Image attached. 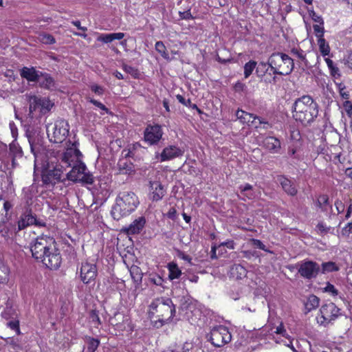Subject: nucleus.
I'll use <instances>...</instances> for the list:
<instances>
[{"instance_id": "nucleus-38", "label": "nucleus", "mask_w": 352, "mask_h": 352, "mask_svg": "<svg viewBox=\"0 0 352 352\" xmlns=\"http://www.w3.org/2000/svg\"><path fill=\"white\" fill-rule=\"evenodd\" d=\"M177 100L182 103V104L189 107L192 109H196L199 113H201V110L198 108L197 104H192L190 99L186 100L182 95H177L176 96Z\"/></svg>"}, {"instance_id": "nucleus-54", "label": "nucleus", "mask_w": 352, "mask_h": 352, "mask_svg": "<svg viewBox=\"0 0 352 352\" xmlns=\"http://www.w3.org/2000/svg\"><path fill=\"white\" fill-rule=\"evenodd\" d=\"M91 90L94 91L95 94H97L98 95H101L103 94V88L99 85H92L90 87Z\"/></svg>"}, {"instance_id": "nucleus-41", "label": "nucleus", "mask_w": 352, "mask_h": 352, "mask_svg": "<svg viewBox=\"0 0 352 352\" xmlns=\"http://www.w3.org/2000/svg\"><path fill=\"white\" fill-rule=\"evenodd\" d=\"M99 345V341L97 339L89 338L87 340V352H94Z\"/></svg>"}, {"instance_id": "nucleus-58", "label": "nucleus", "mask_w": 352, "mask_h": 352, "mask_svg": "<svg viewBox=\"0 0 352 352\" xmlns=\"http://www.w3.org/2000/svg\"><path fill=\"white\" fill-rule=\"evenodd\" d=\"M179 16L182 19H192V16L189 10L185 12H179Z\"/></svg>"}, {"instance_id": "nucleus-50", "label": "nucleus", "mask_w": 352, "mask_h": 352, "mask_svg": "<svg viewBox=\"0 0 352 352\" xmlns=\"http://www.w3.org/2000/svg\"><path fill=\"white\" fill-rule=\"evenodd\" d=\"M8 326L12 330H14L17 334L20 333L19 322L18 320H12L8 322Z\"/></svg>"}, {"instance_id": "nucleus-55", "label": "nucleus", "mask_w": 352, "mask_h": 352, "mask_svg": "<svg viewBox=\"0 0 352 352\" xmlns=\"http://www.w3.org/2000/svg\"><path fill=\"white\" fill-rule=\"evenodd\" d=\"M350 225L349 223H348L345 227H344L342 229V231H341V234L343 236H349V234L351 233V228H350Z\"/></svg>"}, {"instance_id": "nucleus-11", "label": "nucleus", "mask_w": 352, "mask_h": 352, "mask_svg": "<svg viewBox=\"0 0 352 352\" xmlns=\"http://www.w3.org/2000/svg\"><path fill=\"white\" fill-rule=\"evenodd\" d=\"M62 173L61 168L47 164L42 170V182L45 186H54L61 180Z\"/></svg>"}, {"instance_id": "nucleus-25", "label": "nucleus", "mask_w": 352, "mask_h": 352, "mask_svg": "<svg viewBox=\"0 0 352 352\" xmlns=\"http://www.w3.org/2000/svg\"><path fill=\"white\" fill-rule=\"evenodd\" d=\"M230 274L237 279H241L246 276V269L240 264H235L230 268Z\"/></svg>"}, {"instance_id": "nucleus-47", "label": "nucleus", "mask_w": 352, "mask_h": 352, "mask_svg": "<svg viewBox=\"0 0 352 352\" xmlns=\"http://www.w3.org/2000/svg\"><path fill=\"white\" fill-rule=\"evenodd\" d=\"M118 166H119L120 170L124 174H126V173H128V172L131 170V166L126 164V163L124 162H122V160L119 161Z\"/></svg>"}, {"instance_id": "nucleus-45", "label": "nucleus", "mask_w": 352, "mask_h": 352, "mask_svg": "<svg viewBox=\"0 0 352 352\" xmlns=\"http://www.w3.org/2000/svg\"><path fill=\"white\" fill-rule=\"evenodd\" d=\"M336 85L339 89V92H340V94L342 96V98L344 99H346V100L349 99V94L346 91L345 85L343 83H337Z\"/></svg>"}, {"instance_id": "nucleus-14", "label": "nucleus", "mask_w": 352, "mask_h": 352, "mask_svg": "<svg viewBox=\"0 0 352 352\" xmlns=\"http://www.w3.org/2000/svg\"><path fill=\"white\" fill-rule=\"evenodd\" d=\"M163 131L159 124L148 125L144 133V141L149 145L157 144L162 139Z\"/></svg>"}, {"instance_id": "nucleus-52", "label": "nucleus", "mask_w": 352, "mask_h": 352, "mask_svg": "<svg viewBox=\"0 0 352 352\" xmlns=\"http://www.w3.org/2000/svg\"><path fill=\"white\" fill-rule=\"evenodd\" d=\"M310 16L313 21H314L316 23H318L320 25H323L324 21L321 16L317 14L315 12L312 11L310 13Z\"/></svg>"}, {"instance_id": "nucleus-1", "label": "nucleus", "mask_w": 352, "mask_h": 352, "mask_svg": "<svg viewBox=\"0 0 352 352\" xmlns=\"http://www.w3.org/2000/svg\"><path fill=\"white\" fill-rule=\"evenodd\" d=\"M30 250L32 257L47 268L56 270L60 266L62 257L54 237L47 235L37 237L31 243Z\"/></svg>"}, {"instance_id": "nucleus-33", "label": "nucleus", "mask_w": 352, "mask_h": 352, "mask_svg": "<svg viewBox=\"0 0 352 352\" xmlns=\"http://www.w3.org/2000/svg\"><path fill=\"white\" fill-rule=\"evenodd\" d=\"M316 205L321 210L327 211L330 206L328 196L326 195H320L317 199Z\"/></svg>"}, {"instance_id": "nucleus-36", "label": "nucleus", "mask_w": 352, "mask_h": 352, "mask_svg": "<svg viewBox=\"0 0 352 352\" xmlns=\"http://www.w3.org/2000/svg\"><path fill=\"white\" fill-rule=\"evenodd\" d=\"M10 152L12 157H21L23 155V151L21 146L16 142H12L10 144Z\"/></svg>"}, {"instance_id": "nucleus-13", "label": "nucleus", "mask_w": 352, "mask_h": 352, "mask_svg": "<svg viewBox=\"0 0 352 352\" xmlns=\"http://www.w3.org/2000/svg\"><path fill=\"white\" fill-rule=\"evenodd\" d=\"M298 272L304 278L311 280L316 278L320 272V267L315 261L305 260L299 264Z\"/></svg>"}, {"instance_id": "nucleus-46", "label": "nucleus", "mask_w": 352, "mask_h": 352, "mask_svg": "<svg viewBox=\"0 0 352 352\" xmlns=\"http://www.w3.org/2000/svg\"><path fill=\"white\" fill-rule=\"evenodd\" d=\"M330 230L329 227L326 226L323 223H318L316 226V230L318 233L321 235L327 234Z\"/></svg>"}, {"instance_id": "nucleus-3", "label": "nucleus", "mask_w": 352, "mask_h": 352, "mask_svg": "<svg viewBox=\"0 0 352 352\" xmlns=\"http://www.w3.org/2000/svg\"><path fill=\"white\" fill-rule=\"evenodd\" d=\"M149 308L150 316L158 318V321H156L155 324L157 328L170 321L175 314V305L169 298H155L150 305Z\"/></svg>"}, {"instance_id": "nucleus-51", "label": "nucleus", "mask_w": 352, "mask_h": 352, "mask_svg": "<svg viewBox=\"0 0 352 352\" xmlns=\"http://www.w3.org/2000/svg\"><path fill=\"white\" fill-rule=\"evenodd\" d=\"M177 256L185 261H187L190 263H191L192 258L189 255L186 254L184 252H182L181 250H178L177 251Z\"/></svg>"}, {"instance_id": "nucleus-34", "label": "nucleus", "mask_w": 352, "mask_h": 352, "mask_svg": "<svg viewBox=\"0 0 352 352\" xmlns=\"http://www.w3.org/2000/svg\"><path fill=\"white\" fill-rule=\"evenodd\" d=\"M319 50L323 56H327L330 53V47L324 38L318 39Z\"/></svg>"}, {"instance_id": "nucleus-4", "label": "nucleus", "mask_w": 352, "mask_h": 352, "mask_svg": "<svg viewBox=\"0 0 352 352\" xmlns=\"http://www.w3.org/2000/svg\"><path fill=\"white\" fill-rule=\"evenodd\" d=\"M139 204L138 197L132 192H120L116 199L111 210V217L119 220L133 212Z\"/></svg>"}, {"instance_id": "nucleus-2", "label": "nucleus", "mask_w": 352, "mask_h": 352, "mask_svg": "<svg viewBox=\"0 0 352 352\" xmlns=\"http://www.w3.org/2000/svg\"><path fill=\"white\" fill-rule=\"evenodd\" d=\"M293 107V117L304 126L310 125L318 116V104L308 95L297 98Z\"/></svg>"}, {"instance_id": "nucleus-62", "label": "nucleus", "mask_w": 352, "mask_h": 352, "mask_svg": "<svg viewBox=\"0 0 352 352\" xmlns=\"http://www.w3.org/2000/svg\"><path fill=\"white\" fill-rule=\"evenodd\" d=\"M176 210L175 208H170L169 211L167 212V217L171 219H174L176 215Z\"/></svg>"}, {"instance_id": "nucleus-20", "label": "nucleus", "mask_w": 352, "mask_h": 352, "mask_svg": "<svg viewBox=\"0 0 352 352\" xmlns=\"http://www.w3.org/2000/svg\"><path fill=\"white\" fill-rule=\"evenodd\" d=\"M27 135L31 151L36 159L38 155L40 153L42 149V140L38 135H35L31 133H28Z\"/></svg>"}, {"instance_id": "nucleus-15", "label": "nucleus", "mask_w": 352, "mask_h": 352, "mask_svg": "<svg viewBox=\"0 0 352 352\" xmlns=\"http://www.w3.org/2000/svg\"><path fill=\"white\" fill-rule=\"evenodd\" d=\"M80 275L81 280L85 284L90 283L95 280L97 275L96 266L89 263H82Z\"/></svg>"}, {"instance_id": "nucleus-21", "label": "nucleus", "mask_w": 352, "mask_h": 352, "mask_svg": "<svg viewBox=\"0 0 352 352\" xmlns=\"http://www.w3.org/2000/svg\"><path fill=\"white\" fill-rule=\"evenodd\" d=\"M278 182L281 185L283 190L288 195L295 196L297 194L298 190L294 185V183L289 180L288 178L281 175L278 177Z\"/></svg>"}, {"instance_id": "nucleus-22", "label": "nucleus", "mask_w": 352, "mask_h": 352, "mask_svg": "<svg viewBox=\"0 0 352 352\" xmlns=\"http://www.w3.org/2000/svg\"><path fill=\"white\" fill-rule=\"evenodd\" d=\"M263 146L272 153H278L280 149V140L274 137H266L263 142Z\"/></svg>"}, {"instance_id": "nucleus-39", "label": "nucleus", "mask_w": 352, "mask_h": 352, "mask_svg": "<svg viewBox=\"0 0 352 352\" xmlns=\"http://www.w3.org/2000/svg\"><path fill=\"white\" fill-rule=\"evenodd\" d=\"M124 34L122 32L111 33V43L115 40L120 41L119 44L122 47L123 49L126 50V40L124 39Z\"/></svg>"}, {"instance_id": "nucleus-26", "label": "nucleus", "mask_w": 352, "mask_h": 352, "mask_svg": "<svg viewBox=\"0 0 352 352\" xmlns=\"http://www.w3.org/2000/svg\"><path fill=\"white\" fill-rule=\"evenodd\" d=\"M130 274L132 279L135 283L136 286H138L142 283L143 273L141 269L137 265H132L130 268Z\"/></svg>"}, {"instance_id": "nucleus-29", "label": "nucleus", "mask_w": 352, "mask_h": 352, "mask_svg": "<svg viewBox=\"0 0 352 352\" xmlns=\"http://www.w3.org/2000/svg\"><path fill=\"white\" fill-rule=\"evenodd\" d=\"M339 270V266L335 262L328 261L322 263L320 272L322 274H327L333 272H338Z\"/></svg>"}, {"instance_id": "nucleus-16", "label": "nucleus", "mask_w": 352, "mask_h": 352, "mask_svg": "<svg viewBox=\"0 0 352 352\" xmlns=\"http://www.w3.org/2000/svg\"><path fill=\"white\" fill-rule=\"evenodd\" d=\"M149 198L153 201L161 200L166 194L164 186L158 181L149 182Z\"/></svg>"}, {"instance_id": "nucleus-31", "label": "nucleus", "mask_w": 352, "mask_h": 352, "mask_svg": "<svg viewBox=\"0 0 352 352\" xmlns=\"http://www.w3.org/2000/svg\"><path fill=\"white\" fill-rule=\"evenodd\" d=\"M37 39L39 42L45 45H52L56 43L55 38L52 34L46 32L39 33Z\"/></svg>"}, {"instance_id": "nucleus-49", "label": "nucleus", "mask_w": 352, "mask_h": 352, "mask_svg": "<svg viewBox=\"0 0 352 352\" xmlns=\"http://www.w3.org/2000/svg\"><path fill=\"white\" fill-rule=\"evenodd\" d=\"M324 291L331 294L332 296H337L338 294V291L333 285L327 283L326 287L324 288Z\"/></svg>"}, {"instance_id": "nucleus-43", "label": "nucleus", "mask_w": 352, "mask_h": 352, "mask_svg": "<svg viewBox=\"0 0 352 352\" xmlns=\"http://www.w3.org/2000/svg\"><path fill=\"white\" fill-rule=\"evenodd\" d=\"M148 280L150 283H151L157 286H162L164 283L163 278L160 275L156 274H150Z\"/></svg>"}, {"instance_id": "nucleus-57", "label": "nucleus", "mask_w": 352, "mask_h": 352, "mask_svg": "<svg viewBox=\"0 0 352 352\" xmlns=\"http://www.w3.org/2000/svg\"><path fill=\"white\" fill-rule=\"evenodd\" d=\"M139 148H140V145L138 143H135V144L129 146L128 149L131 150V157H133L135 155V151Z\"/></svg>"}, {"instance_id": "nucleus-59", "label": "nucleus", "mask_w": 352, "mask_h": 352, "mask_svg": "<svg viewBox=\"0 0 352 352\" xmlns=\"http://www.w3.org/2000/svg\"><path fill=\"white\" fill-rule=\"evenodd\" d=\"M90 102L92 104H94L95 106L100 108L102 110H105L107 112H108V111H109L108 109L103 104H102L100 102H98V101H97L96 100H94V99H91L90 100Z\"/></svg>"}, {"instance_id": "nucleus-48", "label": "nucleus", "mask_w": 352, "mask_h": 352, "mask_svg": "<svg viewBox=\"0 0 352 352\" xmlns=\"http://www.w3.org/2000/svg\"><path fill=\"white\" fill-rule=\"evenodd\" d=\"M313 28L315 34L318 39H320V38H324V30L323 27H321L319 25H314Z\"/></svg>"}, {"instance_id": "nucleus-27", "label": "nucleus", "mask_w": 352, "mask_h": 352, "mask_svg": "<svg viewBox=\"0 0 352 352\" xmlns=\"http://www.w3.org/2000/svg\"><path fill=\"white\" fill-rule=\"evenodd\" d=\"M320 299L315 295H310L305 304L306 312H309L319 306Z\"/></svg>"}, {"instance_id": "nucleus-18", "label": "nucleus", "mask_w": 352, "mask_h": 352, "mask_svg": "<svg viewBox=\"0 0 352 352\" xmlns=\"http://www.w3.org/2000/svg\"><path fill=\"white\" fill-rule=\"evenodd\" d=\"M42 88L54 90L56 89V84L54 79L47 73L40 72L36 81Z\"/></svg>"}, {"instance_id": "nucleus-53", "label": "nucleus", "mask_w": 352, "mask_h": 352, "mask_svg": "<svg viewBox=\"0 0 352 352\" xmlns=\"http://www.w3.org/2000/svg\"><path fill=\"white\" fill-rule=\"evenodd\" d=\"M343 106L344 107V109L349 116H351L352 115V102L349 100H346Z\"/></svg>"}, {"instance_id": "nucleus-17", "label": "nucleus", "mask_w": 352, "mask_h": 352, "mask_svg": "<svg viewBox=\"0 0 352 352\" xmlns=\"http://www.w3.org/2000/svg\"><path fill=\"white\" fill-rule=\"evenodd\" d=\"M184 151L175 146L164 148L160 154V162H164L183 155Z\"/></svg>"}, {"instance_id": "nucleus-6", "label": "nucleus", "mask_w": 352, "mask_h": 352, "mask_svg": "<svg viewBox=\"0 0 352 352\" xmlns=\"http://www.w3.org/2000/svg\"><path fill=\"white\" fill-rule=\"evenodd\" d=\"M46 130L50 141L54 143L63 142L69 133L68 124L64 120H57L54 124H48Z\"/></svg>"}, {"instance_id": "nucleus-10", "label": "nucleus", "mask_w": 352, "mask_h": 352, "mask_svg": "<svg viewBox=\"0 0 352 352\" xmlns=\"http://www.w3.org/2000/svg\"><path fill=\"white\" fill-rule=\"evenodd\" d=\"M236 116L242 123H251L256 129H268L271 127L270 124L264 118L241 109L236 111Z\"/></svg>"}, {"instance_id": "nucleus-5", "label": "nucleus", "mask_w": 352, "mask_h": 352, "mask_svg": "<svg viewBox=\"0 0 352 352\" xmlns=\"http://www.w3.org/2000/svg\"><path fill=\"white\" fill-rule=\"evenodd\" d=\"M268 65L274 74L280 76L290 74L294 67V60L282 52L272 54L268 58Z\"/></svg>"}, {"instance_id": "nucleus-64", "label": "nucleus", "mask_w": 352, "mask_h": 352, "mask_svg": "<svg viewBox=\"0 0 352 352\" xmlns=\"http://www.w3.org/2000/svg\"><path fill=\"white\" fill-rule=\"evenodd\" d=\"M275 332L278 334L285 336V333H286V330L285 329L283 324H280L278 327H276Z\"/></svg>"}, {"instance_id": "nucleus-32", "label": "nucleus", "mask_w": 352, "mask_h": 352, "mask_svg": "<svg viewBox=\"0 0 352 352\" xmlns=\"http://www.w3.org/2000/svg\"><path fill=\"white\" fill-rule=\"evenodd\" d=\"M327 66H328V68L330 70V73H331V75L333 78H338L340 77V69L338 67H336L333 60H331L330 58H326L324 59Z\"/></svg>"}, {"instance_id": "nucleus-42", "label": "nucleus", "mask_w": 352, "mask_h": 352, "mask_svg": "<svg viewBox=\"0 0 352 352\" xmlns=\"http://www.w3.org/2000/svg\"><path fill=\"white\" fill-rule=\"evenodd\" d=\"M252 188H253L252 186L249 184H246L244 186H239L241 192L243 193L248 199H252L254 196V193L252 192Z\"/></svg>"}, {"instance_id": "nucleus-30", "label": "nucleus", "mask_w": 352, "mask_h": 352, "mask_svg": "<svg viewBox=\"0 0 352 352\" xmlns=\"http://www.w3.org/2000/svg\"><path fill=\"white\" fill-rule=\"evenodd\" d=\"M9 267L6 264L0 263V283H8L9 281Z\"/></svg>"}, {"instance_id": "nucleus-8", "label": "nucleus", "mask_w": 352, "mask_h": 352, "mask_svg": "<svg viewBox=\"0 0 352 352\" xmlns=\"http://www.w3.org/2000/svg\"><path fill=\"white\" fill-rule=\"evenodd\" d=\"M232 336L228 329L223 325L214 327L210 333V341L217 347H221L231 341Z\"/></svg>"}, {"instance_id": "nucleus-7", "label": "nucleus", "mask_w": 352, "mask_h": 352, "mask_svg": "<svg viewBox=\"0 0 352 352\" xmlns=\"http://www.w3.org/2000/svg\"><path fill=\"white\" fill-rule=\"evenodd\" d=\"M320 312L321 316L318 318V322L324 327L341 316L340 309L333 302L323 305L320 307Z\"/></svg>"}, {"instance_id": "nucleus-24", "label": "nucleus", "mask_w": 352, "mask_h": 352, "mask_svg": "<svg viewBox=\"0 0 352 352\" xmlns=\"http://www.w3.org/2000/svg\"><path fill=\"white\" fill-rule=\"evenodd\" d=\"M40 71L36 70L34 67H24L21 70V76L30 82H36L39 76Z\"/></svg>"}, {"instance_id": "nucleus-56", "label": "nucleus", "mask_w": 352, "mask_h": 352, "mask_svg": "<svg viewBox=\"0 0 352 352\" xmlns=\"http://www.w3.org/2000/svg\"><path fill=\"white\" fill-rule=\"evenodd\" d=\"M89 319L93 322H96L99 321V317L96 314V311L94 310H91L89 313Z\"/></svg>"}, {"instance_id": "nucleus-63", "label": "nucleus", "mask_w": 352, "mask_h": 352, "mask_svg": "<svg viewBox=\"0 0 352 352\" xmlns=\"http://www.w3.org/2000/svg\"><path fill=\"white\" fill-rule=\"evenodd\" d=\"M335 206L337 208L338 212L340 213L344 210V205L341 201H336L335 202Z\"/></svg>"}, {"instance_id": "nucleus-19", "label": "nucleus", "mask_w": 352, "mask_h": 352, "mask_svg": "<svg viewBox=\"0 0 352 352\" xmlns=\"http://www.w3.org/2000/svg\"><path fill=\"white\" fill-rule=\"evenodd\" d=\"M146 223V219L144 217H140L135 219L127 228L124 230L127 234H139L144 228Z\"/></svg>"}, {"instance_id": "nucleus-12", "label": "nucleus", "mask_w": 352, "mask_h": 352, "mask_svg": "<svg viewBox=\"0 0 352 352\" xmlns=\"http://www.w3.org/2000/svg\"><path fill=\"white\" fill-rule=\"evenodd\" d=\"M29 103L30 114L36 110H38L41 114H45L50 111L54 105L49 99L36 96H30Z\"/></svg>"}, {"instance_id": "nucleus-40", "label": "nucleus", "mask_w": 352, "mask_h": 352, "mask_svg": "<svg viewBox=\"0 0 352 352\" xmlns=\"http://www.w3.org/2000/svg\"><path fill=\"white\" fill-rule=\"evenodd\" d=\"M256 62L254 60H250L245 63L244 66V76L245 78H248L256 68Z\"/></svg>"}, {"instance_id": "nucleus-23", "label": "nucleus", "mask_w": 352, "mask_h": 352, "mask_svg": "<svg viewBox=\"0 0 352 352\" xmlns=\"http://www.w3.org/2000/svg\"><path fill=\"white\" fill-rule=\"evenodd\" d=\"M35 222L36 216L33 215L31 210H27L18 221V228L19 230H23L28 226L33 225Z\"/></svg>"}, {"instance_id": "nucleus-61", "label": "nucleus", "mask_w": 352, "mask_h": 352, "mask_svg": "<svg viewBox=\"0 0 352 352\" xmlns=\"http://www.w3.org/2000/svg\"><path fill=\"white\" fill-rule=\"evenodd\" d=\"M253 244L260 250H266L265 245L260 240L253 239Z\"/></svg>"}, {"instance_id": "nucleus-37", "label": "nucleus", "mask_w": 352, "mask_h": 352, "mask_svg": "<svg viewBox=\"0 0 352 352\" xmlns=\"http://www.w3.org/2000/svg\"><path fill=\"white\" fill-rule=\"evenodd\" d=\"M269 67L268 61L267 63L260 62L258 66L256 67V74L258 77H263L268 71Z\"/></svg>"}, {"instance_id": "nucleus-28", "label": "nucleus", "mask_w": 352, "mask_h": 352, "mask_svg": "<svg viewBox=\"0 0 352 352\" xmlns=\"http://www.w3.org/2000/svg\"><path fill=\"white\" fill-rule=\"evenodd\" d=\"M167 267L169 272L168 278L170 280L178 278L182 275V271L178 267L177 263L170 262L168 264Z\"/></svg>"}, {"instance_id": "nucleus-60", "label": "nucleus", "mask_w": 352, "mask_h": 352, "mask_svg": "<svg viewBox=\"0 0 352 352\" xmlns=\"http://www.w3.org/2000/svg\"><path fill=\"white\" fill-rule=\"evenodd\" d=\"M72 150L67 151L63 157V161L65 163H68L69 166H71V164L69 163V158L72 157Z\"/></svg>"}, {"instance_id": "nucleus-44", "label": "nucleus", "mask_w": 352, "mask_h": 352, "mask_svg": "<svg viewBox=\"0 0 352 352\" xmlns=\"http://www.w3.org/2000/svg\"><path fill=\"white\" fill-rule=\"evenodd\" d=\"M292 53L304 62L305 65H307V60L306 59L305 54L302 50L292 49Z\"/></svg>"}, {"instance_id": "nucleus-9", "label": "nucleus", "mask_w": 352, "mask_h": 352, "mask_svg": "<svg viewBox=\"0 0 352 352\" xmlns=\"http://www.w3.org/2000/svg\"><path fill=\"white\" fill-rule=\"evenodd\" d=\"M87 167L82 162H77L72 169L67 174L69 180L77 182H81L85 184H91L94 182L91 174L86 173Z\"/></svg>"}, {"instance_id": "nucleus-35", "label": "nucleus", "mask_w": 352, "mask_h": 352, "mask_svg": "<svg viewBox=\"0 0 352 352\" xmlns=\"http://www.w3.org/2000/svg\"><path fill=\"white\" fill-rule=\"evenodd\" d=\"M155 50L166 60H170L166 46L162 41H157L155 45Z\"/></svg>"}]
</instances>
